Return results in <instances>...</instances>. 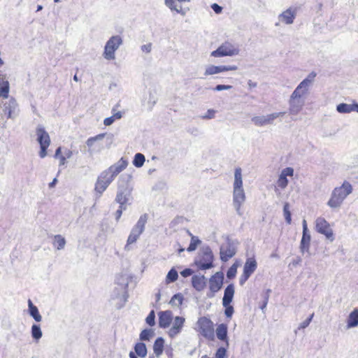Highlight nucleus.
<instances>
[{
	"instance_id": "12",
	"label": "nucleus",
	"mask_w": 358,
	"mask_h": 358,
	"mask_svg": "<svg viewBox=\"0 0 358 358\" xmlns=\"http://www.w3.org/2000/svg\"><path fill=\"white\" fill-rule=\"evenodd\" d=\"M315 227L318 233L324 235L331 241L334 240L333 231L324 218L318 217L315 221Z\"/></svg>"
},
{
	"instance_id": "43",
	"label": "nucleus",
	"mask_w": 358,
	"mask_h": 358,
	"mask_svg": "<svg viewBox=\"0 0 358 358\" xmlns=\"http://www.w3.org/2000/svg\"><path fill=\"white\" fill-rule=\"evenodd\" d=\"M178 277V271L174 268H171L167 273L166 275V281L168 282H175Z\"/></svg>"
},
{
	"instance_id": "55",
	"label": "nucleus",
	"mask_w": 358,
	"mask_h": 358,
	"mask_svg": "<svg viewBox=\"0 0 358 358\" xmlns=\"http://www.w3.org/2000/svg\"><path fill=\"white\" fill-rule=\"evenodd\" d=\"M225 307L224 314L227 317H231L234 313V308L233 306L228 305Z\"/></svg>"
},
{
	"instance_id": "57",
	"label": "nucleus",
	"mask_w": 358,
	"mask_h": 358,
	"mask_svg": "<svg viewBox=\"0 0 358 358\" xmlns=\"http://www.w3.org/2000/svg\"><path fill=\"white\" fill-rule=\"evenodd\" d=\"M302 262V259L301 257H296L295 259H294L291 263H289V267H291V266H293V267H296L298 265L301 264Z\"/></svg>"
},
{
	"instance_id": "33",
	"label": "nucleus",
	"mask_w": 358,
	"mask_h": 358,
	"mask_svg": "<svg viewBox=\"0 0 358 358\" xmlns=\"http://www.w3.org/2000/svg\"><path fill=\"white\" fill-rule=\"evenodd\" d=\"M233 189H243L242 170L240 167H237L234 171V181L233 183Z\"/></svg>"
},
{
	"instance_id": "18",
	"label": "nucleus",
	"mask_w": 358,
	"mask_h": 358,
	"mask_svg": "<svg viewBox=\"0 0 358 358\" xmlns=\"http://www.w3.org/2000/svg\"><path fill=\"white\" fill-rule=\"evenodd\" d=\"M185 322V319L183 317L176 316L173 319L172 327L169 330L168 334L171 338H175L178 336L182 329Z\"/></svg>"
},
{
	"instance_id": "58",
	"label": "nucleus",
	"mask_w": 358,
	"mask_h": 358,
	"mask_svg": "<svg viewBox=\"0 0 358 358\" xmlns=\"http://www.w3.org/2000/svg\"><path fill=\"white\" fill-rule=\"evenodd\" d=\"M49 146H40L39 156L41 158H44L47 155V149Z\"/></svg>"
},
{
	"instance_id": "63",
	"label": "nucleus",
	"mask_w": 358,
	"mask_h": 358,
	"mask_svg": "<svg viewBox=\"0 0 358 358\" xmlns=\"http://www.w3.org/2000/svg\"><path fill=\"white\" fill-rule=\"evenodd\" d=\"M193 271L191 268H185L182 271L180 272V274L182 277L187 278L190 276L192 274Z\"/></svg>"
},
{
	"instance_id": "19",
	"label": "nucleus",
	"mask_w": 358,
	"mask_h": 358,
	"mask_svg": "<svg viewBox=\"0 0 358 358\" xmlns=\"http://www.w3.org/2000/svg\"><path fill=\"white\" fill-rule=\"evenodd\" d=\"M36 135L37 136L36 141L40 146H50L51 142L50 138L43 125L39 124L36 127Z\"/></svg>"
},
{
	"instance_id": "61",
	"label": "nucleus",
	"mask_w": 358,
	"mask_h": 358,
	"mask_svg": "<svg viewBox=\"0 0 358 358\" xmlns=\"http://www.w3.org/2000/svg\"><path fill=\"white\" fill-rule=\"evenodd\" d=\"M141 49L144 52L150 53L151 52V50H152V44L151 43H148V44H145V45H143L141 46Z\"/></svg>"
},
{
	"instance_id": "25",
	"label": "nucleus",
	"mask_w": 358,
	"mask_h": 358,
	"mask_svg": "<svg viewBox=\"0 0 358 358\" xmlns=\"http://www.w3.org/2000/svg\"><path fill=\"white\" fill-rule=\"evenodd\" d=\"M105 134H98L94 137H91L87 139L86 144L89 148L88 152L90 155H92L96 151H99L101 148V146L99 145L98 147L95 145L96 142L103 140V138L105 136Z\"/></svg>"
},
{
	"instance_id": "29",
	"label": "nucleus",
	"mask_w": 358,
	"mask_h": 358,
	"mask_svg": "<svg viewBox=\"0 0 358 358\" xmlns=\"http://www.w3.org/2000/svg\"><path fill=\"white\" fill-rule=\"evenodd\" d=\"M336 110L339 113H350L353 111L358 113V103L348 104L342 103L337 105Z\"/></svg>"
},
{
	"instance_id": "23",
	"label": "nucleus",
	"mask_w": 358,
	"mask_h": 358,
	"mask_svg": "<svg viewBox=\"0 0 358 358\" xmlns=\"http://www.w3.org/2000/svg\"><path fill=\"white\" fill-rule=\"evenodd\" d=\"M159 326L165 329L170 326L173 320V314L170 310L160 311L159 313Z\"/></svg>"
},
{
	"instance_id": "59",
	"label": "nucleus",
	"mask_w": 358,
	"mask_h": 358,
	"mask_svg": "<svg viewBox=\"0 0 358 358\" xmlns=\"http://www.w3.org/2000/svg\"><path fill=\"white\" fill-rule=\"evenodd\" d=\"M250 275L245 273H243V274L241 275V276L239 278V283L241 285H243L245 284V282L248 280V279L250 278Z\"/></svg>"
},
{
	"instance_id": "45",
	"label": "nucleus",
	"mask_w": 358,
	"mask_h": 358,
	"mask_svg": "<svg viewBox=\"0 0 358 358\" xmlns=\"http://www.w3.org/2000/svg\"><path fill=\"white\" fill-rule=\"evenodd\" d=\"M153 336V331L152 329H144L140 334V339L141 341H149Z\"/></svg>"
},
{
	"instance_id": "47",
	"label": "nucleus",
	"mask_w": 358,
	"mask_h": 358,
	"mask_svg": "<svg viewBox=\"0 0 358 358\" xmlns=\"http://www.w3.org/2000/svg\"><path fill=\"white\" fill-rule=\"evenodd\" d=\"M146 323L152 327L155 324V313L154 310H151L145 319Z\"/></svg>"
},
{
	"instance_id": "42",
	"label": "nucleus",
	"mask_w": 358,
	"mask_h": 358,
	"mask_svg": "<svg viewBox=\"0 0 358 358\" xmlns=\"http://www.w3.org/2000/svg\"><path fill=\"white\" fill-rule=\"evenodd\" d=\"M182 301H183L182 295L180 294H176L172 296V298L170 301V304L172 306L179 307L180 305H182Z\"/></svg>"
},
{
	"instance_id": "17",
	"label": "nucleus",
	"mask_w": 358,
	"mask_h": 358,
	"mask_svg": "<svg viewBox=\"0 0 358 358\" xmlns=\"http://www.w3.org/2000/svg\"><path fill=\"white\" fill-rule=\"evenodd\" d=\"M238 69V67L235 65H229V66H214V65H209L206 66L205 71H204V76H212L217 73H220L224 71H236Z\"/></svg>"
},
{
	"instance_id": "16",
	"label": "nucleus",
	"mask_w": 358,
	"mask_h": 358,
	"mask_svg": "<svg viewBox=\"0 0 358 358\" xmlns=\"http://www.w3.org/2000/svg\"><path fill=\"white\" fill-rule=\"evenodd\" d=\"M245 199L244 189H233V205L239 215L243 214L241 208L245 201Z\"/></svg>"
},
{
	"instance_id": "27",
	"label": "nucleus",
	"mask_w": 358,
	"mask_h": 358,
	"mask_svg": "<svg viewBox=\"0 0 358 358\" xmlns=\"http://www.w3.org/2000/svg\"><path fill=\"white\" fill-rule=\"evenodd\" d=\"M192 284L196 290L199 292L202 291L206 285L205 276L203 275H193L192 278Z\"/></svg>"
},
{
	"instance_id": "10",
	"label": "nucleus",
	"mask_w": 358,
	"mask_h": 358,
	"mask_svg": "<svg viewBox=\"0 0 358 358\" xmlns=\"http://www.w3.org/2000/svg\"><path fill=\"white\" fill-rule=\"evenodd\" d=\"M285 112L273 113L266 115L254 116L251 121L257 127H264L267 124H272L275 119L283 116Z\"/></svg>"
},
{
	"instance_id": "50",
	"label": "nucleus",
	"mask_w": 358,
	"mask_h": 358,
	"mask_svg": "<svg viewBox=\"0 0 358 358\" xmlns=\"http://www.w3.org/2000/svg\"><path fill=\"white\" fill-rule=\"evenodd\" d=\"M237 272V266L233 264L227 272V277L229 279L234 278L236 276Z\"/></svg>"
},
{
	"instance_id": "37",
	"label": "nucleus",
	"mask_w": 358,
	"mask_h": 358,
	"mask_svg": "<svg viewBox=\"0 0 358 358\" xmlns=\"http://www.w3.org/2000/svg\"><path fill=\"white\" fill-rule=\"evenodd\" d=\"M53 245L57 248V250H62L65 247L66 240L62 235H55L54 236Z\"/></svg>"
},
{
	"instance_id": "6",
	"label": "nucleus",
	"mask_w": 358,
	"mask_h": 358,
	"mask_svg": "<svg viewBox=\"0 0 358 358\" xmlns=\"http://www.w3.org/2000/svg\"><path fill=\"white\" fill-rule=\"evenodd\" d=\"M148 215L147 214L142 215L136 224L133 227L127 241V245L125 249L129 250V245L134 243L141 234L144 231L145 225L148 221Z\"/></svg>"
},
{
	"instance_id": "32",
	"label": "nucleus",
	"mask_w": 358,
	"mask_h": 358,
	"mask_svg": "<svg viewBox=\"0 0 358 358\" xmlns=\"http://www.w3.org/2000/svg\"><path fill=\"white\" fill-rule=\"evenodd\" d=\"M28 312L29 315L33 317L36 322H39L42 320V316L39 313L38 308L34 305L30 299L28 300Z\"/></svg>"
},
{
	"instance_id": "7",
	"label": "nucleus",
	"mask_w": 358,
	"mask_h": 358,
	"mask_svg": "<svg viewBox=\"0 0 358 358\" xmlns=\"http://www.w3.org/2000/svg\"><path fill=\"white\" fill-rule=\"evenodd\" d=\"M240 50L234 44L226 41L220 45L215 50L210 53L214 57H222L226 56H235L239 54Z\"/></svg>"
},
{
	"instance_id": "31",
	"label": "nucleus",
	"mask_w": 358,
	"mask_h": 358,
	"mask_svg": "<svg viewBox=\"0 0 358 358\" xmlns=\"http://www.w3.org/2000/svg\"><path fill=\"white\" fill-rule=\"evenodd\" d=\"M217 338L220 341H226L227 346L229 345L227 341V326L225 324H220L215 330Z\"/></svg>"
},
{
	"instance_id": "21",
	"label": "nucleus",
	"mask_w": 358,
	"mask_h": 358,
	"mask_svg": "<svg viewBox=\"0 0 358 358\" xmlns=\"http://www.w3.org/2000/svg\"><path fill=\"white\" fill-rule=\"evenodd\" d=\"M220 259L222 262H227L236 254L235 247L231 243L228 242L220 246Z\"/></svg>"
},
{
	"instance_id": "9",
	"label": "nucleus",
	"mask_w": 358,
	"mask_h": 358,
	"mask_svg": "<svg viewBox=\"0 0 358 358\" xmlns=\"http://www.w3.org/2000/svg\"><path fill=\"white\" fill-rule=\"evenodd\" d=\"M115 178V177L108 171V169L101 172L97 178L94 188L95 191L99 193V196L107 189L109 185L114 180Z\"/></svg>"
},
{
	"instance_id": "8",
	"label": "nucleus",
	"mask_w": 358,
	"mask_h": 358,
	"mask_svg": "<svg viewBox=\"0 0 358 358\" xmlns=\"http://www.w3.org/2000/svg\"><path fill=\"white\" fill-rule=\"evenodd\" d=\"M197 331L206 338L213 340L214 329L213 322L206 317H201L196 322Z\"/></svg>"
},
{
	"instance_id": "14",
	"label": "nucleus",
	"mask_w": 358,
	"mask_h": 358,
	"mask_svg": "<svg viewBox=\"0 0 358 358\" xmlns=\"http://www.w3.org/2000/svg\"><path fill=\"white\" fill-rule=\"evenodd\" d=\"M296 16V8L289 7L278 15V19L279 22L275 23V26H278L280 23L290 25L294 23Z\"/></svg>"
},
{
	"instance_id": "54",
	"label": "nucleus",
	"mask_w": 358,
	"mask_h": 358,
	"mask_svg": "<svg viewBox=\"0 0 358 358\" xmlns=\"http://www.w3.org/2000/svg\"><path fill=\"white\" fill-rule=\"evenodd\" d=\"M215 111L213 109L208 110L207 113L202 116L203 119L210 120L215 117Z\"/></svg>"
},
{
	"instance_id": "34",
	"label": "nucleus",
	"mask_w": 358,
	"mask_h": 358,
	"mask_svg": "<svg viewBox=\"0 0 358 358\" xmlns=\"http://www.w3.org/2000/svg\"><path fill=\"white\" fill-rule=\"evenodd\" d=\"M358 326V309L352 311L347 320V327L348 329Z\"/></svg>"
},
{
	"instance_id": "30",
	"label": "nucleus",
	"mask_w": 358,
	"mask_h": 358,
	"mask_svg": "<svg viewBox=\"0 0 358 358\" xmlns=\"http://www.w3.org/2000/svg\"><path fill=\"white\" fill-rule=\"evenodd\" d=\"M257 267V264L254 257L248 258L244 266L243 272L251 275Z\"/></svg>"
},
{
	"instance_id": "20",
	"label": "nucleus",
	"mask_w": 358,
	"mask_h": 358,
	"mask_svg": "<svg viewBox=\"0 0 358 358\" xmlns=\"http://www.w3.org/2000/svg\"><path fill=\"white\" fill-rule=\"evenodd\" d=\"M224 275L221 272H217L209 279V288L213 293L217 292L222 287Z\"/></svg>"
},
{
	"instance_id": "38",
	"label": "nucleus",
	"mask_w": 358,
	"mask_h": 358,
	"mask_svg": "<svg viewBox=\"0 0 358 358\" xmlns=\"http://www.w3.org/2000/svg\"><path fill=\"white\" fill-rule=\"evenodd\" d=\"M189 234L191 236V241L189 243V247L187 248V250L188 252H193L194 251L197 246L201 243V241L197 236H193L189 231H188Z\"/></svg>"
},
{
	"instance_id": "64",
	"label": "nucleus",
	"mask_w": 358,
	"mask_h": 358,
	"mask_svg": "<svg viewBox=\"0 0 358 358\" xmlns=\"http://www.w3.org/2000/svg\"><path fill=\"white\" fill-rule=\"evenodd\" d=\"M115 120L113 119L112 116L106 117L103 120V124L105 126L111 125Z\"/></svg>"
},
{
	"instance_id": "1",
	"label": "nucleus",
	"mask_w": 358,
	"mask_h": 358,
	"mask_svg": "<svg viewBox=\"0 0 358 358\" xmlns=\"http://www.w3.org/2000/svg\"><path fill=\"white\" fill-rule=\"evenodd\" d=\"M352 185L348 181H344L341 186L333 189L327 206L332 209L340 208L344 200L352 192Z\"/></svg>"
},
{
	"instance_id": "13",
	"label": "nucleus",
	"mask_w": 358,
	"mask_h": 358,
	"mask_svg": "<svg viewBox=\"0 0 358 358\" xmlns=\"http://www.w3.org/2000/svg\"><path fill=\"white\" fill-rule=\"evenodd\" d=\"M190 0H164V4L171 11H175L177 13L185 16L188 10L183 6L186 3H189Z\"/></svg>"
},
{
	"instance_id": "22",
	"label": "nucleus",
	"mask_w": 358,
	"mask_h": 358,
	"mask_svg": "<svg viewBox=\"0 0 358 358\" xmlns=\"http://www.w3.org/2000/svg\"><path fill=\"white\" fill-rule=\"evenodd\" d=\"M310 241V235L308 234L307 223L305 220H303V236L300 244V250L302 253L308 252L309 250Z\"/></svg>"
},
{
	"instance_id": "2",
	"label": "nucleus",
	"mask_w": 358,
	"mask_h": 358,
	"mask_svg": "<svg viewBox=\"0 0 358 358\" xmlns=\"http://www.w3.org/2000/svg\"><path fill=\"white\" fill-rule=\"evenodd\" d=\"M316 76L317 74L314 71L310 73L302 81L299 83L294 90L292 92L291 95L306 102L310 94V90L313 85Z\"/></svg>"
},
{
	"instance_id": "39",
	"label": "nucleus",
	"mask_w": 358,
	"mask_h": 358,
	"mask_svg": "<svg viewBox=\"0 0 358 358\" xmlns=\"http://www.w3.org/2000/svg\"><path fill=\"white\" fill-rule=\"evenodd\" d=\"M145 161V156L141 153H136L134 155V158L133 160V164L136 168H141L143 166L144 162Z\"/></svg>"
},
{
	"instance_id": "3",
	"label": "nucleus",
	"mask_w": 358,
	"mask_h": 358,
	"mask_svg": "<svg viewBox=\"0 0 358 358\" xmlns=\"http://www.w3.org/2000/svg\"><path fill=\"white\" fill-rule=\"evenodd\" d=\"M131 187L129 186L128 177L122 176L117 182V192L115 201L120 205L126 206L131 198Z\"/></svg>"
},
{
	"instance_id": "40",
	"label": "nucleus",
	"mask_w": 358,
	"mask_h": 358,
	"mask_svg": "<svg viewBox=\"0 0 358 358\" xmlns=\"http://www.w3.org/2000/svg\"><path fill=\"white\" fill-rule=\"evenodd\" d=\"M135 352L136 353L141 357H144L147 355V349L146 346L143 343H138L135 345Z\"/></svg>"
},
{
	"instance_id": "62",
	"label": "nucleus",
	"mask_w": 358,
	"mask_h": 358,
	"mask_svg": "<svg viewBox=\"0 0 358 358\" xmlns=\"http://www.w3.org/2000/svg\"><path fill=\"white\" fill-rule=\"evenodd\" d=\"M112 112H113L112 117H113V119L115 120H120L122 118V112H120V111L115 112V108H113Z\"/></svg>"
},
{
	"instance_id": "49",
	"label": "nucleus",
	"mask_w": 358,
	"mask_h": 358,
	"mask_svg": "<svg viewBox=\"0 0 358 358\" xmlns=\"http://www.w3.org/2000/svg\"><path fill=\"white\" fill-rule=\"evenodd\" d=\"M118 286L115 287L112 292V294H111V299H113V300H118V303H117V305H118V308H121L124 304V303L122 302L121 301V297H119L117 298L116 296V295L118 294Z\"/></svg>"
},
{
	"instance_id": "51",
	"label": "nucleus",
	"mask_w": 358,
	"mask_h": 358,
	"mask_svg": "<svg viewBox=\"0 0 358 358\" xmlns=\"http://www.w3.org/2000/svg\"><path fill=\"white\" fill-rule=\"evenodd\" d=\"M294 174V169L292 167H287L282 170L280 176L287 178V176H292Z\"/></svg>"
},
{
	"instance_id": "60",
	"label": "nucleus",
	"mask_w": 358,
	"mask_h": 358,
	"mask_svg": "<svg viewBox=\"0 0 358 358\" xmlns=\"http://www.w3.org/2000/svg\"><path fill=\"white\" fill-rule=\"evenodd\" d=\"M211 8L216 14H220L222 11V7L215 3L211 5Z\"/></svg>"
},
{
	"instance_id": "44",
	"label": "nucleus",
	"mask_w": 358,
	"mask_h": 358,
	"mask_svg": "<svg viewBox=\"0 0 358 358\" xmlns=\"http://www.w3.org/2000/svg\"><path fill=\"white\" fill-rule=\"evenodd\" d=\"M157 101V98L156 96L155 92L150 91L149 92V98L148 101V105L149 106L150 110H151L155 103Z\"/></svg>"
},
{
	"instance_id": "41",
	"label": "nucleus",
	"mask_w": 358,
	"mask_h": 358,
	"mask_svg": "<svg viewBox=\"0 0 358 358\" xmlns=\"http://www.w3.org/2000/svg\"><path fill=\"white\" fill-rule=\"evenodd\" d=\"M43 336L41 327L38 324H33L31 327V336L36 341H38Z\"/></svg>"
},
{
	"instance_id": "11",
	"label": "nucleus",
	"mask_w": 358,
	"mask_h": 358,
	"mask_svg": "<svg viewBox=\"0 0 358 358\" xmlns=\"http://www.w3.org/2000/svg\"><path fill=\"white\" fill-rule=\"evenodd\" d=\"M116 284L118 286L117 298L121 297V301L125 303L127 300V287L129 285L128 277L125 274H120L116 278Z\"/></svg>"
},
{
	"instance_id": "36",
	"label": "nucleus",
	"mask_w": 358,
	"mask_h": 358,
	"mask_svg": "<svg viewBox=\"0 0 358 358\" xmlns=\"http://www.w3.org/2000/svg\"><path fill=\"white\" fill-rule=\"evenodd\" d=\"M164 341L162 338L159 337L156 339L153 345V350L157 356L160 355L164 349Z\"/></svg>"
},
{
	"instance_id": "53",
	"label": "nucleus",
	"mask_w": 358,
	"mask_h": 358,
	"mask_svg": "<svg viewBox=\"0 0 358 358\" xmlns=\"http://www.w3.org/2000/svg\"><path fill=\"white\" fill-rule=\"evenodd\" d=\"M127 208V206H124V205H120L119 206V208L117 210V211L115 212V218H116V220L118 221L119 219L122 216V211L123 210H125Z\"/></svg>"
},
{
	"instance_id": "35",
	"label": "nucleus",
	"mask_w": 358,
	"mask_h": 358,
	"mask_svg": "<svg viewBox=\"0 0 358 358\" xmlns=\"http://www.w3.org/2000/svg\"><path fill=\"white\" fill-rule=\"evenodd\" d=\"M9 83L7 80L0 78V97L7 99L9 94Z\"/></svg>"
},
{
	"instance_id": "48",
	"label": "nucleus",
	"mask_w": 358,
	"mask_h": 358,
	"mask_svg": "<svg viewBox=\"0 0 358 358\" xmlns=\"http://www.w3.org/2000/svg\"><path fill=\"white\" fill-rule=\"evenodd\" d=\"M277 185L281 189H285L288 185L287 178L280 175L277 181Z\"/></svg>"
},
{
	"instance_id": "46",
	"label": "nucleus",
	"mask_w": 358,
	"mask_h": 358,
	"mask_svg": "<svg viewBox=\"0 0 358 358\" xmlns=\"http://www.w3.org/2000/svg\"><path fill=\"white\" fill-rule=\"evenodd\" d=\"M283 213H284V216H285L286 222L289 224H291V222H292L291 213L289 210V206L287 203H286L284 205Z\"/></svg>"
},
{
	"instance_id": "28",
	"label": "nucleus",
	"mask_w": 358,
	"mask_h": 358,
	"mask_svg": "<svg viewBox=\"0 0 358 358\" xmlns=\"http://www.w3.org/2000/svg\"><path fill=\"white\" fill-rule=\"evenodd\" d=\"M234 295V286L233 284L229 285L224 289L222 299L223 306H227L231 303Z\"/></svg>"
},
{
	"instance_id": "24",
	"label": "nucleus",
	"mask_w": 358,
	"mask_h": 358,
	"mask_svg": "<svg viewBox=\"0 0 358 358\" xmlns=\"http://www.w3.org/2000/svg\"><path fill=\"white\" fill-rule=\"evenodd\" d=\"M127 165L128 162L124 158L122 157L118 162L111 165L108 170L114 177H116L127 168Z\"/></svg>"
},
{
	"instance_id": "4",
	"label": "nucleus",
	"mask_w": 358,
	"mask_h": 358,
	"mask_svg": "<svg viewBox=\"0 0 358 358\" xmlns=\"http://www.w3.org/2000/svg\"><path fill=\"white\" fill-rule=\"evenodd\" d=\"M214 257L209 246H203L194 261L195 265L201 270H206L213 266Z\"/></svg>"
},
{
	"instance_id": "26",
	"label": "nucleus",
	"mask_w": 358,
	"mask_h": 358,
	"mask_svg": "<svg viewBox=\"0 0 358 358\" xmlns=\"http://www.w3.org/2000/svg\"><path fill=\"white\" fill-rule=\"evenodd\" d=\"M17 103L14 99H10L4 103V111L8 114V118H14L17 115Z\"/></svg>"
},
{
	"instance_id": "5",
	"label": "nucleus",
	"mask_w": 358,
	"mask_h": 358,
	"mask_svg": "<svg viewBox=\"0 0 358 358\" xmlns=\"http://www.w3.org/2000/svg\"><path fill=\"white\" fill-rule=\"evenodd\" d=\"M123 41L120 36L115 35L111 36L106 43L103 57L106 60H113L115 59V52L122 44Z\"/></svg>"
},
{
	"instance_id": "15",
	"label": "nucleus",
	"mask_w": 358,
	"mask_h": 358,
	"mask_svg": "<svg viewBox=\"0 0 358 358\" xmlns=\"http://www.w3.org/2000/svg\"><path fill=\"white\" fill-rule=\"evenodd\" d=\"M306 102L290 94L288 99V111L292 116H296L303 110Z\"/></svg>"
},
{
	"instance_id": "52",
	"label": "nucleus",
	"mask_w": 358,
	"mask_h": 358,
	"mask_svg": "<svg viewBox=\"0 0 358 358\" xmlns=\"http://www.w3.org/2000/svg\"><path fill=\"white\" fill-rule=\"evenodd\" d=\"M227 350L225 348H219L215 353V358H224Z\"/></svg>"
},
{
	"instance_id": "56",
	"label": "nucleus",
	"mask_w": 358,
	"mask_h": 358,
	"mask_svg": "<svg viewBox=\"0 0 358 358\" xmlns=\"http://www.w3.org/2000/svg\"><path fill=\"white\" fill-rule=\"evenodd\" d=\"M232 88L231 85H217L214 88L215 91H222V90H227Z\"/></svg>"
}]
</instances>
